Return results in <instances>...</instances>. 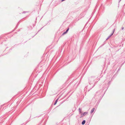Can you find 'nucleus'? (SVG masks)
<instances>
[{
  "label": "nucleus",
  "instance_id": "nucleus-1",
  "mask_svg": "<svg viewBox=\"0 0 125 125\" xmlns=\"http://www.w3.org/2000/svg\"><path fill=\"white\" fill-rule=\"evenodd\" d=\"M96 77H92L90 78L89 79V84L91 85L93 84H94V86L95 85V84L96 83V82H97V81L96 80Z\"/></svg>",
  "mask_w": 125,
  "mask_h": 125
},
{
  "label": "nucleus",
  "instance_id": "nucleus-2",
  "mask_svg": "<svg viewBox=\"0 0 125 125\" xmlns=\"http://www.w3.org/2000/svg\"><path fill=\"white\" fill-rule=\"evenodd\" d=\"M102 92V91L101 90H100L99 91H97L94 96V97L96 98H99Z\"/></svg>",
  "mask_w": 125,
  "mask_h": 125
},
{
  "label": "nucleus",
  "instance_id": "nucleus-3",
  "mask_svg": "<svg viewBox=\"0 0 125 125\" xmlns=\"http://www.w3.org/2000/svg\"><path fill=\"white\" fill-rule=\"evenodd\" d=\"M69 28H68L67 29V30H66V31L64 32L62 34V35H64L66 34V33L67 32H68V31H69Z\"/></svg>",
  "mask_w": 125,
  "mask_h": 125
},
{
  "label": "nucleus",
  "instance_id": "nucleus-4",
  "mask_svg": "<svg viewBox=\"0 0 125 125\" xmlns=\"http://www.w3.org/2000/svg\"><path fill=\"white\" fill-rule=\"evenodd\" d=\"M115 31V29H114L113 31V32L110 35H109V37H108V38H107V39H106V40H107V39H108V38H109L112 35L113 33H114V32Z\"/></svg>",
  "mask_w": 125,
  "mask_h": 125
},
{
  "label": "nucleus",
  "instance_id": "nucleus-5",
  "mask_svg": "<svg viewBox=\"0 0 125 125\" xmlns=\"http://www.w3.org/2000/svg\"><path fill=\"white\" fill-rule=\"evenodd\" d=\"M94 109H95V108H93L91 110V111L90 112V113L91 114L94 111Z\"/></svg>",
  "mask_w": 125,
  "mask_h": 125
},
{
  "label": "nucleus",
  "instance_id": "nucleus-6",
  "mask_svg": "<svg viewBox=\"0 0 125 125\" xmlns=\"http://www.w3.org/2000/svg\"><path fill=\"white\" fill-rule=\"evenodd\" d=\"M87 114H88V112H84V113H83V116H85Z\"/></svg>",
  "mask_w": 125,
  "mask_h": 125
},
{
  "label": "nucleus",
  "instance_id": "nucleus-7",
  "mask_svg": "<svg viewBox=\"0 0 125 125\" xmlns=\"http://www.w3.org/2000/svg\"><path fill=\"white\" fill-rule=\"evenodd\" d=\"M85 122V120H83V121L82 122V124L83 125H84Z\"/></svg>",
  "mask_w": 125,
  "mask_h": 125
},
{
  "label": "nucleus",
  "instance_id": "nucleus-8",
  "mask_svg": "<svg viewBox=\"0 0 125 125\" xmlns=\"http://www.w3.org/2000/svg\"><path fill=\"white\" fill-rule=\"evenodd\" d=\"M79 113H82V110L81 109H80V108H79Z\"/></svg>",
  "mask_w": 125,
  "mask_h": 125
},
{
  "label": "nucleus",
  "instance_id": "nucleus-9",
  "mask_svg": "<svg viewBox=\"0 0 125 125\" xmlns=\"http://www.w3.org/2000/svg\"><path fill=\"white\" fill-rule=\"evenodd\" d=\"M58 100V99H57L55 101V103H54V105H55V104H56V103L57 101V100Z\"/></svg>",
  "mask_w": 125,
  "mask_h": 125
},
{
  "label": "nucleus",
  "instance_id": "nucleus-10",
  "mask_svg": "<svg viewBox=\"0 0 125 125\" xmlns=\"http://www.w3.org/2000/svg\"><path fill=\"white\" fill-rule=\"evenodd\" d=\"M25 12V11H23V12H22V13H25V12Z\"/></svg>",
  "mask_w": 125,
  "mask_h": 125
},
{
  "label": "nucleus",
  "instance_id": "nucleus-11",
  "mask_svg": "<svg viewBox=\"0 0 125 125\" xmlns=\"http://www.w3.org/2000/svg\"><path fill=\"white\" fill-rule=\"evenodd\" d=\"M122 30H123L124 29V28L123 27H122Z\"/></svg>",
  "mask_w": 125,
  "mask_h": 125
},
{
  "label": "nucleus",
  "instance_id": "nucleus-12",
  "mask_svg": "<svg viewBox=\"0 0 125 125\" xmlns=\"http://www.w3.org/2000/svg\"><path fill=\"white\" fill-rule=\"evenodd\" d=\"M62 0V1H64V0Z\"/></svg>",
  "mask_w": 125,
  "mask_h": 125
},
{
  "label": "nucleus",
  "instance_id": "nucleus-13",
  "mask_svg": "<svg viewBox=\"0 0 125 125\" xmlns=\"http://www.w3.org/2000/svg\"><path fill=\"white\" fill-rule=\"evenodd\" d=\"M121 0H119V1L120 2Z\"/></svg>",
  "mask_w": 125,
  "mask_h": 125
}]
</instances>
